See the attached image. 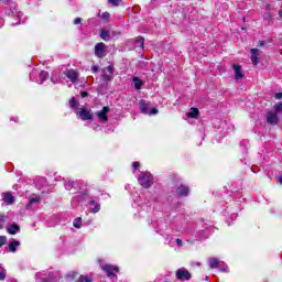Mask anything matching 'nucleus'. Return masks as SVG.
Segmentation results:
<instances>
[{
	"label": "nucleus",
	"mask_w": 282,
	"mask_h": 282,
	"mask_svg": "<svg viewBox=\"0 0 282 282\" xmlns=\"http://www.w3.org/2000/svg\"><path fill=\"white\" fill-rule=\"evenodd\" d=\"M98 69H99L98 66H93V67H91V72H93L94 74H96V72H98Z\"/></svg>",
	"instance_id": "nucleus-39"
},
{
	"label": "nucleus",
	"mask_w": 282,
	"mask_h": 282,
	"mask_svg": "<svg viewBox=\"0 0 282 282\" xmlns=\"http://www.w3.org/2000/svg\"><path fill=\"white\" fill-rule=\"evenodd\" d=\"M41 203V198L36 195H33L30 200L29 204L26 205L28 210H32V206H34V204H40Z\"/></svg>",
	"instance_id": "nucleus-16"
},
{
	"label": "nucleus",
	"mask_w": 282,
	"mask_h": 282,
	"mask_svg": "<svg viewBox=\"0 0 282 282\" xmlns=\"http://www.w3.org/2000/svg\"><path fill=\"white\" fill-rule=\"evenodd\" d=\"M89 209L93 213H99L100 212V204H98L96 200H90L88 203Z\"/></svg>",
	"instance_id": "nucleus-17"
},
{
	"label": "nucleus",
	"mask_w": 282,
	"mask_h": 282,
	"mask_svg": "<svg viewBox=\"0 0 282 282\" xmlns=\"http://www.w3.org/2000/svg\"><path fill=\"white\" fill-rule=\"evenodd\" d=\"M0 25H3V20L2 19H0Z\"/></svg>",
	"instance_id": "nucleus-46"
},
{
	"label": "nucleus",
	"mask_w": 282,
	"mask_h": 282,
	"mask_svg": "<svg viewBox=\"0 0 282 282\" xmlns=\"http://www.w3.org/2000/svg\"><path fill=\"white\" fill-rule=\"evenodd\" d=\"M101 270L108 274V276H116V273L119 271L118 267H113L111 264H100Z\"/></svg>",
	"instance_id": "nucleus-7"
},
{
	"label": "nucleus",
	"mask_w": 282,
	"mask_h": 282,
	"mask_svg": "<svg viewBox=\"0 0 282 282\" xmlns=\"http://www.w3.org/2000/svg\"><path fill=\"white\" fill-rule=\"evenodd\" d=\"M78 282H91V278L88 275H80Z\"/></svg>",
	"instance_id": "nucleus-27"
},
{
	"label": "nucleus",
	"mask_w": 282,
	"mask_h": 282,
	"mask_svg": "<svg viewBox=\"0 0 282 282\" xmlns=\"http://www.w3.org/2000/svg\"><path fill=\"white\" fill-rule=\"evenodd\" d=\"M65 76L68 77L70 79V83H73L74 85H76V83H78L79 73L77 70L68 69L65 73Z\"/></svg>",
	"instance_id": "nucleus-11"
},
{
	"label": "nucleus",
	"mask_w": 282,
	"mask_h": 282,
	"mask_svg": "<svg viewBox=\"0 0 282 282\" xmlns=\"http://www.w3.org/2000/svg\"><path fill=\"white\" fill-rule=\"evenodd\" d=\"M251 62L253 65L259 64V48H251Z\"/></svg>",
	"instance_id": "nucleus-15"
},
{
	"label": "nucleus",
	"mask_w": 282,
	"mask_h": 282,
	"mask_svg": "<svg viewBox=\"0 0 282 282\" xmlns=\"http://www.w3.org/2000/svg\"><path fill=\"white\" fill-rule=\"evenodd\" d=\"M175 243L178 246V248H182L183 246L182 239L180 238L175 239Z\"/></svg>",
	"instance_id": "nucleus-34"
},
{
	"label": "nucleus",
	"mask_w": 282,
	"mask_h": 282,
	"mask_svg": "<svg viewBox=\"0 0 282 282\" xmlns=\"http://www.w3.org/2000/svg\"><path fill=\"white\" fill-rule=\"evenodd\" d=\"M19 230H20L19 225H11L8 227V232L10 235H17V232H19Z\"/></svg>",
	"instance_id": "nucleus-23"
},
{
	"label": "nucleus",
	"mask_w": 282,
	"mask_h": 282,
	"mask_svg": "<svg viewBox=\"0 0 282 282\" xmlns=\"http://www.w3.org/2000/svg\"><path fill=\"white\" fill-rule=\"evenodd\" d=\"M209 268L215 269V268H221V261L217 258H210L209 259Z\"/></svg>",
	"instance_id": "nucleus-19"
},
{
	"label": "nucleus",
	"mask_w": 282,
	"mask_h": 282,
	"mask_svg": "<svg viewBox=\"0 0 282 282\" xmlns=\"http://www.w3.org/2000/svg\"><path fill=\"white\" fill-rule=\"evenodd\" d=\"M95 56L97 58H105L107 56V45L105 43L99 42L95 45Z\"/></svg>",
	"instance_id": "nucleus-4"
},
{
	"label": "nucleus",
	"mask_w": 282,
	"mask_h": 282,
	"mask_svg": "<svg viewBox=\"0 0 282 282\" xmlns=\"http://www.w3.org/2000/svg\"><path fill=\"white\" fill-rule=\"evenodd\" d=\"M176 193L177 195H181V197H186V195L191 193V189L185 185H181L176 188Z\"/></svg>",
	"instance_id": "nucleus-14"
},
{
	"label": "nucleus",
	"mask_w": 282,
	"mask_h": 282,
	"mask_svg": "<svg viewBox=\"0 0 282 282\" xmlns=\"http://www.w3.org/2000/svg\"><path fill=\"white\" fill-rule=\"evenodd\" d=\"M43 281H44V282H48L50 280H48V279H46V278H43Z\"/></svg>",
	"instance_id": "nucleus-45"
},
{
	"label": "nucleus",
	"mask_w": 282,
	"mask_h": 282,
	"mask_svg": "<svg viewBox=\"0 0 282 282\" xmlns=\"http://www.w3.org/2000/svg\"><path fill=\"white\" fill-rule=\"evenodd\" d=\"M34 76H36V70H33L31 76H30V80H35V83H37V85H43L44 80H47V78H50V74L45 70H42L39 74V78L34 79Z\"/></svg>",
	"instance_id": "nucleus-6"
},
{
	"label": "nucleus",
	"mask_w": 282,
	"mask_h": 282,
	"mask_svg": "<svg viewBox=\"0 0 282 282\" xmlns=\"http://www.w3.org/2000/svg\"><path fill=\"white\" fill-rule=\"evenodd\" d=\"M100 36L102 41H111V32L107 30H101Z\"/></svg>",
	"instance_id": "nucleus-21"
},
{
	"label": "nucleus",
	"mask_w": 282,
	"mask_h": 282,
	"mask_svg": "<svg viewBox=\"0 0 282 282\" xmlns=\"http://www.w3.org/2000/svg\"><path fill=\"white\" fill-rule=\"evenodd\" d=\"M109 12H104L102 14H101V19H104L105 21H107V20H109Z\"/></svg>",
	"instance_id": "nucleus-32"
},
{
	"label": "nucleus",
	"mask_w": 282,
	"mask_h": 282,
	"mask_svg": "<svg viewBox=\"0 0 282 282\" xmlns=\"http://www.w3.org/2000/svg\"><path fill=\"white\" fill-rule=\"evenodd\" d=\"M101 78L105 83H109V80H113V65H109L108 67L101 70Z\"/></svg>",
	"instance_id": "nucleus-5"
},
{
	"label": "nucleus",
	"mask_w": 282,
	"mask_h": 282,
	"mask_svg": "<svg viewBox=\"0 0 282 282\" xmlns=\"http://www.w3.org/2000/svg\"><path fill=\"white\" fill-rule=\"evenodd\" d=\"M2 200L7 205L14 204V196H12V194L10 192L2 193Z\"/></svg>",
	"instance_id": "nucleus-13"
},
{
	"label": "nucleus",
	"mask_w": 282,
	"mask_h": 282,
	"mask_svg": "<svg viewBox=\"0 0 282 282\" xmlns=\"http://www.w3.org/2000/svg\"><path fill=\"white\" fill-rule=\"evenodd\" d=\"M187 116L188 118H197L199 116V110L197 108H191Z\"/></svg>",
	"instance_id": "nucleus-22"
},
{
	"label": "nucleus",
	"mask_w": 282,
	"mask_h": 282,
	"mask_svg": "<svg viewBox=\"0 0 282 282\" xmlns=\"http://www.w3.org/2000/svg\"><path fill=\"white\" fill-rule=\"evenodd\" d=\"M82 224H83V219L80 217L75 218L74 221H73V226L75 228H80Z\"/></svg>",
	"instance_id": "nucleus-25"
},
{
	"label": "nucleus",
	"mask_w": 282,
	"mask_h": 282,
	"mask_svg": "<svg viewBox=\"0 0 282 282\" xmlns=\"http://www.w3.org/2000/svg\"><path fill=\"white\" fill-rule=\"evenodd\" d=\"M87 96H89V94L87 91L82 93V98H87Z\"/></svg>",
	"instance_id": "nucleus-40"
},
{
	"label": "nucleus",
	"mask_w": 282,
	"mask_h": 282,
	"mask_svg": "<svg viewBox=\"0 0 282 282\" xmlns=\"http://www.w3.org/2000/svg\"><path fill=\"white\" fill-rule=\"evenodd\" d=\"M70 276L72 279H76V276H78V272H75V271L70 272Z\"/></svg>",
	"instance_id": "nucleus-37"
},
{
	"label": "nucleus",
	"mask_w": 282,
	"mask_h": 282,
	"mask_svg": "<svg viewBox=\"0 0 282 282\" xmlns=\"http://www.w3.org/2000/svg\"><path fill=\"white\" fill-rule=\"evenodd\" d=\"M279 17H282V9L279 11Z\"/></svg>",
	"instance_id": "nucleus-43"
},
{
	"label": "nucleus",
	"mask_w": 282,
	"mask_h": 282,
	"mask_svg": "<svg viewBox=\"0 0 282 282\" xmlns=\"http://www.w3.org/2000/svg\"><path fill=\"white\" fill-rule=\"evenodd\" d=\"M6 279V269L0 265V281Z\"/></svg>",
	"instance_id": "nucleus-29"
},
{
	"label": "nucleus",
	"mask_w": 282,
	"mask_h": 282,
	"mask_svg": "<svg viewBox=\"0 0 282 282\" xmlns=\"http://www.w3.org/2000/svg\"><path fill=\"white\" fill-rule=\"evenodd\" d=\"M220 271H221V272H226V268H223V269L220 268Z\"/></svg>",
	"instance_id": "nucleus-44"
},
{
	"label": "nucleus",
	"mask_w": 282,
	"mask_h": 282,
	"mask_svg": "<svg viewBox=\"0 0 282 282\" xmlns=\"http://www.w3.org/2000/svg\"><path fill=\"white\" fill-rule=\"evenodd\" d=\"M176 279L180 281H188L191 279V273L188 270L182 268L176 271Z\"/></svg>",
	"instance_id": "nucleus-8"
},
{
	"label": "nucleus",
	"mask_w": 282,
	"mask_h": 282,
	"mask_svg": "<svg viewBox=\"0 0 282 282\" xmlns=\"http://www.w3.org/2000/svg\"><path fill=\"white\" fill-rule=\"evenodd\" d=\"M139 184H141L143 188H151L153 185V175L149 172L142 173L139 176Z\"/></svg>",
	"instance_id": "nucleus-2"
},
{
	"label": "nucleus",
	"mask_w": 282,
	"mask_h": 282,
	"mask_svg": "<svg viewBox=\"0 0 282 282\" xmlns=\"http://www.w3.org/2000/svg\"><path fill=\"white\" fill-rule=\"evenodd\" d=\"M132 83L134 84V88L137 90L142 89V85H144V82H142V79L138 78V77H133L132 78Z\"/></svg>",
	"instance_id": "nucleus-20"
},
{
	"label": "nucleus",
	"mask_w": 282,
	"mask_h": 282,
	"mask_svg": "<svg viewBox=\"0 0 282 282\" xmlns=\"http://www.w3.org/2000/svg\"><path fill=\"white\" fill-rule=\"evenodd\" d=\"M69 104H70L72 109H77L78 108V101H76V98L73 97L70 99Z\"/></svg>",
	"instance_id": "nucleus-28"
},
{
	"label": "nucleus",
	"mask_w": 282,
	"mask_h": 282,
	"mask_svg": "<svg viewBox=\"0 0 282 282\" xmlns=\"http://www.w3.org/2000/svg\"><path fill=\"white\" fill-rule=\"evenodd\" d=\"M109 3H111L112 6H119L120 4V0H108Z\"/></svg>",
	"instance_id": "nucleus-33"
},
{
	"label": "nucleus",
	"mask_w": 282,
	"mask_h": 282,
	"mask_svg": "<svg viewBox=\"0 0 282 282\" xmlns=\"http://www.w3.org/2000/svg\"><path fill=\"white\" fill-rule=\"evenodd\" d=\"M66 191H72V188H76V183L75 182H68L65 184Z\"/></svg>",
	"instance_id": "nucleus-26"
},
{
	"label": "nucleus",
	"mask_w": 282,
	"mask_h": 282,
	"mask_svg": "<svg viewBox=\"0 0 282 282\" xmlns=\"http://www.w3.org/2000/svg\"><path fill=\"white\" fill-rule=\"evenodd\" d=\"M19 246H21V242L18 240H11L9 242V252H17V248H19Z\"/></svg>",
	"instance_id": "nucleus-18"
},
{
	"label": "nucleus",
	"mask_w": 282,
	"mask_h": 282,
	"mask_svg": "<svg viewBox=\"0 0 282 282\" xmlns=\"http://www.w3.org/2000/svg\"><path fill=\"white\" fill-rule=\"evenodd\" d=\"M276 182H279V184H282V176H278Z\"/></svg>",
	"instance_id": "nucleus-41"
},
{
	"label": "nucleus",
	"mask_w": 282,
	"mask_h": 282,
	"mask_svg": "<svg viewBox=\"0 0 282 282\" xmlns=\"http://www.w3.org/2000/svg\"><path fill=\"white\" fill-rule=\"evenodd\" d=\"M6 221H8V217L7 216H0V228H3V224H6Z\"/></svg>",
	"instance_id": "nucleus-31"
},
{
	"label": "nucleus",
	"mask_w": 282,
	"mask_h": 282,
	"mask_svg": "<svg viewBox=\"0 0 282 282\" xmlns=\"http://www.w3.org/2000/svg\"><path fill=\"white\" fill-rule=\"evenodd\" d=\"M77 116L82 120H94V115L91 113V110H87L86 108H82L78 112Z\"/></svg>",
	"instance_id": "nucleus-9"
},
{
	"label": "nucleus",
	"mask_w": 282,
	"mask_h": 282,
	"mask_svg": "<svg viewBox=\"0 0 282 282\" xmlns=\"http://www.w3.org/2000/svg\"><path fill=\"white\" fill-rule=\"evenodd\" d=\"M13 25H19V22L13 23Z\"/></svg>",
	"instance_id": "nucleus-47"
},
{
	"label": "nucleus",
	"mask_w": 282,
	"mask_h": 282,
	"mask_svg": "<svg viewBox=\"0 0 282 282\" xmlns=\"http://www.w3.org/2000/svg\"><path fill=\"white\" fill-rule=\"evenodd\" d=\"M107 113H109V107L105 106L100 111L96 112V116L99 118L100 122H107V120H109Z\"/></svg>",
	"instance_id": "nucleus-10"
},
{
	"label": "nucleus",
	"mask_w": 282,
	"mask_h": 282,
	"mask_svg": "<svg viewBox=\"0 0 282 282\" xmlns=\"http://www.w3.org/2000/svg\"><path fill=\"white\" fill-rule=\"evenodd\" d=\"M8 241V238L6 236H0V248H3Z\"/></svg>",
	"instance_id": "nucleus-30"
},
{
	"label": "nucleus",
	"mask_w": 282,
	"mask_h": 282,
	"mask_svg": "<svg viewBox=\"0 0 282 282\" xmlns=\"http://www.w3.org/2000/svg\"><path fill=\"white\" fill-rule=\"evenodd\" d=\"M79 23H82V19H80V18H76V19L74 20V24H75V25H79Z\"/></svg>",
	"instance_id": "nucleus-36"
},
{
	"label": "nucleus",
	"mask_w": 282,
	"mask_h": 282,
	"mask_svg": "<svg viewBox=\"0 0 282 282\" xmlns=\"http://www.w3.org/2000/svg\"><path fill=\"white\" fill-rule=\"evenodd\" d=\"M134 45H135V47H140V50H143L144 37H142V36L137 37Z\"/></svg>",
	"instance_id": "nucleus-24"
},
{
	"label": "nucleus",
	"mask_w": 282,
	"mask_h": 282,
	"mask_svg": "<svg viewBox=\"0 0 282 282\" xmlns=\"http://www.w3.org/2000/svg\"><path fill=\"white\" fill-rule=\"evenodd\" d=\"M3 3H10L12 0H1Z\"/></svg>",
	"instance_id": "nucleus-42"
},
{
	"label": "nucleus",
	"mask_w": 282,
	"mask_h": 282,
	"mask_svg": "<svg viewBox=\"0 0 282 282\" xmlns=\"http://www.w3.org/2000/svg\"><path fill=\"white\" fill-rule=\"evenodd\" d=\"M275 98H276V100H281V98H282V93L275 94Z\"/></svg>",
	"instance_id": "nucleus-38"
},
{
	"label": "nucleus",
	"mask_w": 282,
	"mask_h": 282,
	"mask_svg": "<svg viewBox=\"0 0 282 282\" xmlns=\"http://www.w3.org/2000/svg\"><path fill=\"white\" fill-rule=\"evenodd\" d=\"M234 76H235V80H241V78H243V70H241V65L238 64H234Z\"/></svg>",
	"instance_id": "nucleus-12"
},
{
	"label": "nucleus",
	"mask_w": 282,
	"mask_h": 282,
	"mask_svg": "<svg viewBox=\"0 0 282 282\" xmlns=\"http://www.w3.org/2000/svg\"><path fill=\"white\" fill-rule=\"evenodd\" d=\"M260 45L263 46V42H260Z\"/></svg>",
	"instance_id": "nucleus-48"
},
{
	"label": "nucleus",
	"mask_w": 282,
	"mask_h": 282,
	"mask_svg": "<svg viewBox=\"0 0 282 282\" xmlns=\"http://www.w3.org/2000/svg\"><path fill=\"white\" fill-rule=\"evenodd\" d=\"M282 116V102H278L273 106V110H270L265 115V120L271 127H276Z\"/></svg>",
	"instance_id": "nucleus-1"
},
{
	"label": "nucleus",
	"mask_w": 282,
	"mask_h": 282,
	"mask_svg": "<svg viewBox=\"0 0 282 282\" xmlns=\"http://www.w3.org/2000/svg\"><path fill=\"white\" fill-rule=\"evenodd\" d=\"M132 167L135 169V170L140 169V163L139 162H133Z\"/></svg>",
	"instance_id": "nucleus-35"
},
{
	"label": "nucleus",
	"mask_w": 282,
	"mask_h": 282,
	"mask_svg": "<svg viewBox=\"0 0 282 282\" xmlns=\"http://www.w3.org/2000/svg\"><path fill=\"white\" fill-rule=\"evenodd\" d=\"M139 107H140V111L141 113H145V115H149V116H155L158 113V108H150L149 107V104H147V101L144 100H141L139 102Z\"/></svg>",
	"instance_id": "nucleus-3"
}]
</instances>
